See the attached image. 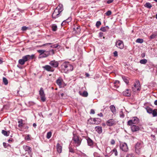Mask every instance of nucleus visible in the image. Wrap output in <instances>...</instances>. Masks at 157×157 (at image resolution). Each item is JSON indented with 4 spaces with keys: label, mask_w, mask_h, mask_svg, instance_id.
<instances>
[{
    "label": "nucleus",
    "mask_w": 157,
    "mask_h": 157,
    "mask_svg": "<svg viewBox=\"0 0 157 157\" xmlns=\"http://www.w3.org/2000/svg\"><path fill=\"white\" fill-rule=\"evenodd\" d=\"M38 52L40 53L39 58L46 57L49 55H53L54 53V50H49L48 51L44 50H38Z\"/></svg>",
    "instance_id": "1"
},
{
    "label": "nucleus",
    "mask_w": 157,
    "mask_h": 157,
    "mask_svg": "<svg viewBox=\"0 0 157 157\" xmlns=\"http://www.w3.org/2000/svg\"><path fill=\"white\" fill-rule=\"evenodd\" d=\"M62 66L65 73H67L69 71H71L73 69V66L70 64L69 63H64Z\"/></svg>",
    "instance_id": "2"
},
{
    "label": "nucleus",
    "mask_w": 157,
    "mask_h": 157,
    "mask_svg": "<svg viewBox=\"0 0 157 157\" xmlns=\"http://www.w3.org/2000/svg\"><path fill=\"white\" fill-rule=\"evenodd\" d=\"M141 87L140 82L139 80H136L132 87V90L134 92L137 91H140L141 90Z\"/></svg>",
    "instance_id": "3"
},
{
    "label": "nucleus",
    "mask_w": 157,
    "mask_h": 157,
    "mask_svg": "<svg viewBox=\"0 0 157 157\" xmlns=\"http://www.w3.org/2000/svg\"><path fill=\"white\" fill-rule=\"evenodd\" d=\"M73 137L72 140L74 142V143L76 146H79L81 144V141L79 139L78 136L76 134L73 133Z\"/></svg>",
    "instance_id": "4"
},
{
    "label": "nucleus",
    "mask_w": 157,
    "mask_h": 157,
    "mask_svg": "<svg viewBox=\"0 0 157 157\" xmlns=\"http://www.w3.org/2000/svg\"><path fill=\"white\" fill-rule=\"evenodd\" d=\"M139 122V119L136 117H133L132 120H129L128 122V125H132L134 124H137Z\"/></svg>",
    "instance_id": "5"
},
{
    "label": "nucleus",
    "mask_w": 157,
    "mask_h": 157,
    "mask_svg": "<svg viewBox=\"0 0 157 157\" xmlns=\"http://www.w3.org/2000/svg\"><path fill=\"white\" fill-rule=\"evenodd\" d=\"M120 148L121 150L124 152H127L128 150L127 144L125 143H121L120 144Z\"/></svg>",
    "instance_id": "6"
},
{
    "label": "nucleus",
    "mask_w": 157,
    "mask_h": 157,
    "mask_svg": "<svg viewBox=\"0 0 157 157\" xmlns=\"http://www.w3.org/2000/svg\"><path fill=\"white\" fill-rule=\"evenodd\" d=\"M39 94L41 101L43 102L45 101L46 98L43 89L42 87L40 88V90H39Z\"/></svg>",
    "instance_id": "7"
},
{
    "label": "nucleus",
    "mask_w": 157,
    "mask_h": 157,
    "mask_svg": "<svg viewBox=\"0 0 157 157\" xmlns=\"http://www.w3.org/2000/svg\"><path fill=\"white\" fill-rule=\"evenodd\" d=\"M62 9H60L59 10H58L57 9H55L52 14V17L54 18H56L59 17L60 12L62 11Z\"/></svg>",
    "instance_id": "8"
},
{
    "label": "nucleus",
    "mask_w": 157,
    "mask_h": 157,
    "mask_svg": "<svg viewBox=\"0 0 157 157\" xmlns=\"http://www.w3.org/2000/svg\"><path fill=\"white\" fill-rule=\"evenodd\" d=\"M106 125L109 126H111L116 124V121L113 119H110L106 122Z\"/></svg>",
    "instance_id": "9"
},
{
    "label": "nucleus",
    "mask_w": 157,
    "mask_h": 157,
    "mask_svg": "<svg viewBox=\"0 0 157 157\" xmlns=\"http://www.w3.org/2000/svg\"><path fill=\"white\" fill-rule=\"evenodd\" d=\"M34 57V55H32L31 56L27 55L23 56L22 58V59L25 62L29 59H33Z\"/></svg>",
    "instance_id": "10"
},
{
    "label": "nucleus",
    "mask_w": 157,
    "mask_h": 157,
    "mask_svg": "<svg viewBox=\"0 0 157 157\" xmlns=\"http://www.w3.org/2000/svg\"><path fill=\"white\" fill-rule=\"evenodd\" d=\"M116 46L117 47L120 48L122 49L124 48V44L122 41L120 40H118L116 42Z\"/></svg>",
    "instance_id": "11"
},
{
    "label": "nucleus",
    "mask_w": 157,
    "mask_h": 157,
    "mask_svg": "<svg viewBox=\"0 0 157 157\" xmlns=\"http://www.w3.org/2000/svg\"><path fill=\"white\" fill-rule=\"evenodd\" d=\"M141 147L140 144L138 142L137 143L135 146V151L136 153L138 154L140 153Z\"/></svg>",
    "instance_id": "12"
},
{
    "label": "nucleus",
    "mask_w": 157,
    "mask_h": 157,
    "mask_svg": "<svg viewBox=\"0 0 157 157\" xmlns=\"http://www.w3.org/2000/svg\"><path fill=\"white\" fill-rule=\"evenodd\" d=\"M56 83L60 88H61L63 86V81L61 78H60L58 79L56 81Z\"/></svg>",
    "instance_id": "13"
},
{
    "label": "nucleus",
    "mask_w": 157,
    "mask_h": 157,
    "mask_svg": "<svg viewBox=\"0 0 157 157\" xmlns=\"http://www.w3.org/2000/svg\"><path fill=\"white\" fill-rule=\"evenodd\" d=\"M49 64L50 65L54 67H57L59 65L58 62L55 60L51 61Z\"/></svg>",
    "instance_id": "14"
},
{
    "label": "nucleus",
    "mask_w": 157,
    "mask_h": 157,
    "mask_svg": "<svg viewBox=\"0 0 157 157\" xmlns=\"http://www.w3.org/2000/svg\"><path fill=\"white\" fill-rule=\"evenodd\" d=\"M132 131L133 132L138 131L140 129L139 127L134 124L130 125Z\"/></svg>",
    "instance_id": "15"
},
{
    "label": "nucleus",
    "mask_w": 157,
    "mask_h": 157,
    "mask_svg": "<svg viewBox=\"0 0 157 157\" xmlns=\"http://www.w3.org/2000/svg\"><path fill=\"white\" fill-rule=\"evenodd\" d=\"M123 94L125 96L128 97L130 96L131 95L130 90L128 89H126L125 90L123 91Z\"/></svg>",
    "instance_id": "16"
},
{
    "label": "nucleus",
    "mask_w": 157,
    "mask_h": 157,
    "mask_svg": "<svg viewBox=\"0 0 157 157\" xmlns=\"http://www.w3.org/2000/svg\"><path fill=\"white\" fill-rule=\"evenodd\" d=\"M23 148L25 151H27L29 154H30L31 151V147L27 145H24L23 146Z\"/></svg>",
    "instance_id": "17"
},
{
    "label": "nucleus",
    "mask_w": 157,
    "mask_h": 157,
    "mask_svg": "<svg viewBox=\"0 0 157 157\" xmlns=\"http://www.w3.org/2000/svg\"><path fill=\"white\" fill-rule=\"evenodd\" d=\"M44 68V69L48 71L53 72L54 71V70L50 66L48 65H45Z\"/></svg>",
    "instance_id": "18"
},
{
    "label": "nucleus",
    "mask_w": 157,
    "mask_h": 157,
    "mask_svg": "<svg viewBox=\"0 0 157 157\" xmlns=\"http://www.w3.org/2000/svg\"><path fill=\"white\" fill-rule=\"evenodd\" d=\"M95 130L99 134H101L102 132V127L100 126H97L95 128Z\"/></svg>",
    "instance_id": "19"
},
{
    "label": "nucleus",
    "mask_w": 157,
    "mask_h": 157,
    "mask_svg": "<svg viewBox=\"0 0 157 157\" xmlns=\"http://www.w3.org/2000/svg\"><path fill=\"white\" fill-rule=\"evenodd\" d=\"M62 146L60 145L59 144L57 143L56 145V149L57 151L59 153H60L62 151Z\"/></svg>",
    "instance_id": "20"
},
{
    "label": "nucleus",
    "mask_w": 157,
    "mask_h": 157,
    "mask_svg": "<svg viewBox=\"0 0 157 157\" xmlns=\"http://www.w3.org/2000/svg\"><path fill=\"white\" fill-rule=\"evenodd\" d=\"M88 144L89 146H92L93 144V142L90 138H88L87 139Z\"/></svg>",
    "instance_id": "21"
},
{
    "label": "nucleus",
    "mask_w": 157,
    "mask_h": 157,
    "mask_svg": "<svg viewBox=\"0 0 157 157\" xmlns=\"http://www.w3.org/2000/svg\"><path fill=\"white\" fill-rule=\"evenodd\" d=\"M110 108L112 112L114 114L116 113V109L115 107L113 105H111L110 106Z\"/></svg>",
    "instance_id": "22"
},
{
    "label": "nucleus",
    "mask_w": 157,
    "mask_h": 157,
    "mask_svg": "<svg viewBox=\"0 0 157 157\" xmlns=\"http://www.w3.org/2000/svg\"><path fill=\"white\" fill-rule=\"evenodd\" d=\"M93 121L94 122V124H98L101 122V120L100 119L98 118H94Z\"/></svg>",
    "instance_id": "23"
},
{
    "label": "nucleus",
    "mask_w": 157,
    "mask_h": 157,
    "mask_svg": "<svg viewBox=\"0 0 157 157\" xmlns=\"http://www.w3.org/2000/svg\"><path fill=\"white\" fill-rule=\"evenodd\" d=\"M145 109L147 113L150 114H151L153 110L151 108H150L149 107H146Z\"/></svg>",
    "instance_id": "24"
},
{
    "label": "nucleus",
    "mask_w": 157,
    "mask_h": 157,
    "mask_svg": "<svg viewBox=\"0 0 157 157\" xmlns=\"http://www.w3.org/2000/svg\"><path fill=\"white\" fill-rule=\"evenodd\" d=\"M109 29V27L108 26H107L105 27H103L101 28L100 30L101 31L105 32L108 31Z\"/></svg>",
    "instance_id": "25"
},
{
    "label": "nucleus",
    "mask_w": 157,
    "mask_h": 157,
    "mask_svg": "<svg viewBox=\"0 0 157 157\" xmlns=\"http://www.w3.org/2000/svg\"><path fill=\"white\" fill-rule=\"evenodd\" d=\"M52 30L53 31H56L57 29V27L56 25L53 24L51 25Z\"/></svg>",
    "instance_id": "26"
},
{
    "label": "nucleus",
    "mask_w": 157,
    "mask_h": 157,
    "mask_svg": "<svg viewBox=\"0 0 157 157\" xmlns=\"http://www.w3.org/2000/svg\"><path fill=\"white\" fill-rule=\"evenodd\" d=\"M2 133L4 136H8L9 135L10 132L9 131H6L4 130H2Z\"/></svg>",
    "instance_id": "27"
},
{
    "label": "nucleus",
    "mask_w": 157,
    "mask_h": 157,
    "mask_svg": "<svg viewBox=\"0 0 157 157\" xmlns=\"http://www.w3.org/2000/svg\"><path fill=\"white\" fill-rule=\"evenodd\" d=\"M74 31H75V33H79L80 31V29L79 26L75 27L73 28Z\"/></svg>",
    "instance_id": "28"
},
{
    "label": "nucleus",
    "mask_w": 157,
    "mask_h": 157,
    "mask_svg": "<svg viewBox=\"0 0 157 157\" xmlns=\"http://www.w3.org/2000/svg\"><path fill=\"white\" fill-rule=\"evenodd\" d=\"M23 120L22 119H20L18 121L19 124L18 126L19 128H21L23 126Z\"/></svg>",
    "instance_id": "29"
},
{
    "label": "nucleus",
    "mask_w": 157,
    "mask_h": 157,
    "mask_svg": "<svg viewBox=\"0 0 157 157\" xmlns=\"http://www.w3.org/2000/svg\"><path fill=\"white\" fill-rule=\"evenodd\" d=\"M144 6L147 8L150 9L152 7L151 4L149 2H147L144 5Z\"/></svg>",
    "instance_id": "30"
},
{
    "label": "nucleus",
    "mask_w": 157,
    "mask_h": 157,
    "mask_svg": "<svg viewBox=\"0 0 157 157\" xmlns=\"http://www.w3.org/2000/svg\"><path fill=\"white\" fill-rule=\"evenodd\" d=\"M151 114H152L153 117L157 116V109H155L153 110Z\"/></svg>",
    "instance_id": "31"
},
{
    "label": "nucleus",
    "mask_w": 157,
    "mask_h": 157,
    "mask_svg": "<svg viewBox=\"0 0 157 157\" xmlns=\"http://www.w3.org/2000/svg\"><path fill=\"white\" fill-rule=\"evenodd\" d=\"M80 95L84 97H86L88 95V93L86 91H84L82 94L80 93Z\"/></svg>",
    "instance_id": "32"
},
{
    "label": "nucleus",
    "mask_w": 157,
    "mask_h": 157,
    "mask_svg": "<svg viewBox=\"0 0 157 157\" xmlns=\"http://www.w3.org/2000/svg\"><path fill=\"white\" fill-rule=\"evenodd\" d=\"M119 82H120L119 81H118V80L115 81L114 82V86L117 88H118L119 86L118 85V84L119 83Z\"/></svg>",
    "instance_id": "33"
},
{
    "label": "nucleus",
    "mask_w": 157,
    "mask_h": 157,
    "mask_svg": "<svg viewBox=\"0 0 157 157\" xmlns=\"http://www.w3.org/2000/svg\"><path fill=\"white\" fill-rule=\"evenodd\" d=\"M122 78L124 81L126 83H128L129 82L128 80V79L127 77H125V76H122Z\"/></svg>",
    "instance_id": "34"
},
{
    "label": "nucleus",
    "mask_w": 157,
    "mask_h": 157,
    "mask_svg": "<svg viewBox=\"0 0 157 157\" xmlns=\"http://www.w3.org/2000/svg\"><path fill=\"white\" fill-rule=\"evenodd\" d=\"M147 60L146 59H144L141 60L140 61V63L142 64H145L147 62Z\"/></svg>",
    "instance_id": "35"
},
{
    "label": "nucleus",
    "mask_w": 157,
    "mask_h": 157,
    "mask_svg": "<svg viewBox=\"0 0 157 157\" xmlns=\"http://www.w3.org/2000/svg\"><path fill=\"white\" fill-rule=\"evenodd\" d=\"M52 133L51 132H48L47 134L46 137L47 139H49L52 136Z\"/></svg>",
    "instance_id": "36"
},
{
    "label": "nucleus",
    "mask_w": 157,
    "mask_h": 157,
    "mask_svg": "<svg viewBox=\"0 0 157 157\" xmlns=\"http://www.w3.org/2000/svg\"><path fill=\"white\" fill-rule=\"evenodd\" d=\"M137 43H142L143 42L144 40L142 39L138 38L136 40Z\"/></svg>",
    "instance_id": "37"
},
{
    "label": "nucleus",
    "mask_w": 157,
    "mask_h": 157,
    "mask_svg": "<svg viewBox=\"0 0 157 157\" xmlns=\"http://www.w3.org/2000/svg\"><path fill=\"white\" fill-rule=\"evenodd\" d=\"M58 46L59 47V46L57 44H52L50 46L51 48H58Z\"/></svg>",
    "instance_id": "38"
},
{
    "label": "nucleus",
    "mask_w": 157,
    "mask_h": 157,
    "mask_svg": "<svg viewBox=\"0 0 157 157\" xmlns=\"http://www.w3.org/2000/svg\"><path fill=\"white\" fill-rule=\"evenodd\" d=\"M3 81L5 85H6L8 83V81L7 79L5 77L3 78Z\"/></svg>",
    "instance_id": "39"
},
{
    "label": "nucleus",
    "mask_w": 157,
    "mask_h": 157,
    "mask_svg": "<svg viewBox=\"0 0 157 157\" xmlns=\"http://www.w3.org/2000/svg\"><path fill=\"white\" fill-rule=\"evenodd\" d=\"M18 62L19 64L21 65H23L24 64L25 62L22 59H20L18 61Z\"/></svg>",
    "instance_id": "40"
},
{
    "label": "nucleus",
    "mask_w": 157,
    "mask_h": 157,
    "mask_svg": "<svg viewBox=\"0 0 157 157\" xmlns=\"http://www.w3.org/2000/svg\"><path fill=\"white\" fill-rule=\"evenodd\" d=\"M157 36V35L155 34H152L150 36V38L151 39H154L155 38L156 36Z\"/></svg>",
    "instance_id": "41"
},
{
    "label": "nucleus",
    "mask_w": 157,
    "mask_h": 157,
    "mask_svg": "<svg viewBox=\"0 0 157 157\" xmlns=\"http://www.w3.org/2000/svg\"><path fill=\"white\" fill-rule=\"evenodd\" d=\"M29 27H27L25 26H23L21 28V30L23 31H26L27 29H29Z\"/></svg>",
    "instance_id": "42"
},
{
    "label": "nucleus",
    "mask_w": 157,
    "mask_h": 157,
    "mask_svg": "<svg viewBox=\"0 0 157 157\" xmlns=\"http://www.w3.org/2000/svg\"><path fill=\"white\" fill-rule=\"evenodd\" d=\"M113 153H114V155L115 156H117L118 155V153L117 151V150L116 149L114 148L113 150Z\"/></svg>",
    "instance_id": "43"
},
{
    "label": "nucleus",
    "mask_w": 157,
    "mask_h": 157,
    "mask_svg": "<svg viewBox=\"0 0 157 157\" xmlns=\"http://www.w3.org/2000/svg\"><path fill=\"white\" fill-rule=\"evenodd\" d=\"M60 9H62V11H63V6L62 5H60L59 6L56 8V9H57L58 10H59Z\"/></svg>",
    "instance_id": "44"
},
{
    "label": "nucleus",
    "mask_w": 157,
    "mask_h": 157,
    "mask_svg": "<svg viewBox=\"0 0 157 157\" xmlns=\"http://www.w3.org/2000/svg\"><path fill=\"white\" fill-rule=\"evenodd\" d=\"M101 24V23L100 21H97L96 23V25L97 28H98Z\"/></svg>",
    "instance_id": "45"
},
{
    "label": "nucleus",
    "mask_w": 157,
    "mask_h": 157,
    "mask_svg": "<svg viewBox=\"0 0 157 157\" xmlns=\"http://www.w3.org/2000/svg\"><path fill=\"white\" fill-rule=\"evenodd\" d=\"M112 12L110 10H108L105 13L106 15L107 16H109L111 15Z\"/></svg>",
    "instance_id": "46"
},
{
    "label": "nucleus",
    "mask_w": 157,
    "mask_h": 157,
    "mask_svg": "<svg viewBox=\"0 0 157 157\" xmlns=\"http://www.w3.org/2000/svg\"><path fill=\"white\" fill-rule=\"evenodd\" d=\"M3 146L5 148H6L8 146H9L10 145L9 144H6V143L5 142H3Z\"/></svg>",
    "instance_id": "47"
},
{
    "label": "nucleus",
    "mask_w": 157,
    "mask_h": 157,
    "mask_svg": "<svg viewBox=\"0 0 157 157\" xmlns=\"http://www.w3.org/2000/svg\"><path fill=\"white\" fill-rule=\"evenodd\" d=\"M104 34L103 33L100 32L99 33V36L100 38H101L102 37H103V38H105V37L103 36Z\"/></svg>",
    "instance_id": "48"
},
{
    "label": "nucleus",
    "mask_w": 157,
    "mask_h": 157,
    "mask_svg": "<svg viewBox=\"0 0 157 157\" xmlns=\"http://www.w3.org/2000/svg\"><path fill=\"white\" fill-rule=\"evenodd\" d=\"M69 151L70 152H71L72 153H74V151L73 149L71 147H69Z\"/></svg>",
    "instance_id": "49"
},
{
    "label": "nucleus",
    "mask_w": 157,
    "mask_h": 157,
    "mask_svg": "<svg viewBox=\"0 0 157 157\" xmlns=\"http://www.w3.org/2000/svg\"><path fill=\"white\" fill-rule=\"evenodd\" d=\"M114 56L115 57H117L118 56L117 52V51H115L113 52Z\"/></svg>",
    "instance_id": "50"
},
{
    "label": "nucleus",
    "mask_w": 157,
    "mask_h": 157,
    "mask_svg": "<svg viewBox=\"0 0 157 157\" xmlns=\"http://www.w3.org/2000/svg\"><path fill=\"white\" fill-rule=\"evenodd\" d=\"M151 136L152 137V139L153 140H155V135H151Z\"/></svg>",
    "instance_id": "51"
},
{
    "label": "nucleus",
    "mask_w": 157,
    "mask_h": 157,
    "mask_svg": "<svg viewBox=\"0 0 157 157\" xmlns=\"http://www.w3.org/2000/svg\"><path fill=\"white\" fill-rule=\"evenodd\" d=\"M110 143H111V144L114 145L115 144V140H114L112 139L111 140Z\"/></svg>",
    "instance_id": "52"
},
{
    "label": "nucleus",
    "mask_w": 157,
    "mask_h": 157,
    "mask_svg": "<svg viewBox=\"0 0 157 157\" xmlns=\"http://www.w3.org/2000/svg\"><path fill=\"white\" fill-rule=\"evenodd\" d=\"M114 0H108L107 1V4H110L112 3Z\"/></svg>",
    "instance_id": "53"
},
{
    "label": "nucleus",
    "mask_w": 157,
    "mask_h": 157,
    "mask_svg": "<svg viewBox=\"0 0 157 157\" xmlns=\"http://www.w3.org/2000/svg\"><path fill=\"white\" fill-rule=\"evenodd\" d=\"M145 56V54L144 52L142 53L141 55V56L142 58H144Z\"/></svg>",
    "instance_id": "54"
},
{
    "label": "nucleus",
    "mask_w": 157,
    "mask_h": 157,
    "mask_svg": "<svg viewBox=\"0 0 157 157\" xmlns=\"http://www.w3.org/2000/svg\"><path fill=\"white\" fill-rule=\"evenodd\" d=\"M95 113L94 110L93 109H91L90 110V113L91 114H94Z\"/></svg>",
    "instance_id": "55"
},
{
    "label": "nucleus",
    "mask_w": 157,
    "mask_h": 157,
    "mask_svg": "<svg viewBox=\"0 0 157 157\" xmlns=\"http://www.w3.org/2000/svg\"><path fill=\"white\" fill-rule=\"evenodd\" d=\"M67 23H68L69 22H70L71 21V17H69L68 19H67Z\"/></svg>",
    "instance_id": "56"
},
{
    "label": "nucleus",
    "mask_w": 157,
    "mask_h": 157,
    "mask_svg": "<svg viewBox=\"0 0 157 157\" xmlns=\"http://www.w3.org/2000/svg\"><path fill=\"white\" fill-rule=\"evenodd\" d=\"M154 52V56H157V50H155Z\"/></svg>",
    "instance_id": "57"
},
{
    "label": "nucleus",
    "mask_w": 157,
    "mask_h": 157,
    "mask_svg": "<svg viewBox=\"0 0 157 157\" xmlns=\"http://www.w3.org/2000/svg\"><path fill=\"white\" fill-rule=\"evenodd\" d=\"M66 21H63V22L61 24V26H63V25H65V22Z\"/></svg>",
    "instance_id": "58"
},
{
    "label": "nucleus",
    "mask_w": 157,
    "mask_h": 157,
    "mask_svg": "<svg viewBox=\"0 0 157 157\" xmlns=\"http://www.w3.org/2000/svg\"><path fill=\"white\" fill-rule=\"evenodd\" d=\"M25 139L27 140H30L29 135H28L27 136L25 137Z\"/></svg>",
    "instance_id": "59"
},
{
    "label": "nucleus",
    "mask_w": 157,
    "mask_h": 157,
    "mask_svg": "<svg viewBox=\"0 0 157 157\" xmlns=\"http://www.w3.org/2000/svg\"><path fill=\"white\" fill-rule=\"evenodd\" d=\"M98 115L101 117L103 116V115L102 113H100L98 114Z\"/></svg>",
    "instance_id": "60"
},
{
    "label": "nucleus",
    "mask_w": 157,
    "mask_h": 157,
    "mask_svg": "<svg viewBox=\"0 0 157 157\" xmlns=\"http://www.w3.org/2000/svg\"><path fill=\"white\" fill-rule=\"evenodd\" d=\"M33 126L35 128L36 126V123H33Z\"/></svg>",
    "instance_id": "61"
},
{
    "label": "nucleus",
    "mask_w": 157,
    "mask_h": 157,
    "mask_svg": "<svg viewBox=\"0 0 157 157\" xmlns=\"http://www.w3.org/2000/svg\"><path fill=\"white\" fill-rule=\"evenodd\" d=\"M154 104L156 105H157V100H156L155 101Z\"/></svg>",
    "instance_id": "62"
},
{
    "label": "nucleus",
    "mask_w": 157,
    "mask_h": 157,
    "mask_svg": "<svg viewBox=\"0 0 157 157\" xmlns=\"http://www.w3.org/2000/svg\"><path fill=\"white\" fill-rule=\"evenodd\" d=\"M86 76L87 77H88L90 75L88 73H86Z\"/></svg>",
    "instance_id": "63"
},
{
    "label": "nucleus",
    "mask_w": 157,
    "mask_h": 157,
    "mask_svg": "<svg viewBox=\"0 0 157 157\" xmlns=\"http://www.w3.org/2000/svg\"><path fill=\"white\" fill-rule=\"evenodd\" d=\"M13 140V139H11V140H10V139H9L8 140V141L9 143H10V142L11 141V142H12V141Z\"/></svg>",
    "instance_id": "64"
}]
</instances>
